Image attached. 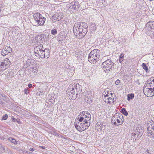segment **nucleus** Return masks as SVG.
Segmentation results:
<instances>
[{"label": "nucleus", "instance_id": "6e6552de", "mask_svg": "<svg viewBox=\"0 0 154 154\" xmlns=\"http://www.w3.org/2000/svg\"><path fill=\"white\" fill-rule=\"evenodd\" d=\"M154 29V21H149L148 22L146 25L144 29L146 32L150 31L152 29Z\"/></svg>", "mask_w": 154, "mask_h": 154}, {"label": "nucleus", "instance_id": "7ed1b4c3", "mask_svg": "<svg viewBox=\"0 0 154 154\" xmlns=\"http://www.w3.org/2000/svg\"><path fill=\"white\" fill-rule=\"evenodd\" d=\"M114 63L110 59H108L103 63L102 68L106 72H108L114 68Z\"/></svg>", "mask_w": 154, "mask_h": 154}, {"label": "nucleus", "instance_id": "f3484780", "mask_svg": "<svg viewBox=\"0 0 154 154\" xmlns=\"http://www.w3.org/2000/svg\"><path fill=\"white\" fill-rule=\"evenodd\" d=\"M75 85L72 82L69 85L68 88V92H71L72 91H75L76 89L75 88Z\"/></svg>", "mask_w": 154, "mask_h": 154}, {"label": "nucleus", "instance_id": "20e7f679", "mask_svg": "<svg viewBox=\"0 0 154 154\" xmlns=\"http://www.w3.org/2000/svg\"><path fill=\"white\" fill-rule=\"evenodd\" d=\"M34 19L36 22L37 24L40 26L44 25L46 20L45 18L39 13H36L34 14Z\"/></svg>", "mask_w": 154, "mask_h": 154}, {"label": "nucleus", "instance_id": "79ce46f5", "mask_svg": "<svg viewBox=\"0 0 154 154\" xmlns=\"http://www.w3.org/2000/svg\"><path fill=\"white\" fill-rule=\"evenodd\" d=\"M3 131L2 130H0V138H1L3 135Z\"/></svg>", "mask_w": 154, "mask_h": 154}, {"label": "nucleus", "instance_id": "9d476101", "mask_svg": "<svg viewBox=\"0 0 154 154\" xmlns=\"http://www.w3.org/2000/svg\"><path fill=\"white\" fill-rule=\"evenodd\" d=\"M143 133V131H141L140 132L138 131V130H137V132L135 131V132H134L132 134V136L135 138V140H138L140 138Z\"/></svg>", "mask_w": 154, "mask_h": 154}, {"label": "nucleus", "instance_id": "412c9836", "mask_svg": "<svg viewBox=\"0 0 154 154\" xmlns=\"http://www.w3.org/2000/svg\"><path fill=\"white\" fill-rule=\"evenodd\" d=\"M96 127H97L98 129L100 130H101L103 128V127H104L105 126V125H103L100 122H98L96 124Z\"/></svg>", "mask_w": 154, "mask_h": 154}, {"label": "nucleus", "instance_id": "de8ad7c7", "mask_svg": "<svg viewBox=\"0 0 154 154\" xmlns=\"http://www.w3.org/2000/svg\"><path fill=\"white\" fill-rule=\"evenodd\" d=\"M68 144H70V143H69V141H72V140H71L70 139H68Z\"/></svg>", "mask_w": 154, "mask_h": 154}, {"label": "nucleus", "instance_id": "39448f33", "mask_svg": "<svg viewBox=\"0 0 154 154\" xmlns=\"http://www.w3.org/2000/svg\"><path fill=\"white\" fill-rule=\"evenodd\" d=\"M9 63L10 61L8 58L5 59L0 62V72L6 69L8 64H9Z\"/></svg>", "mask_w": 154, "mask_h": 154}, {"label": "nucleus", "instance_id": "ea45409f", "mask_svg": "<svg viewBox=\"0 0 154 154\" xmlns=\"http://www.w3.org/2000/svg\"><path fill=\"white\" fill-rule=\"evenodd\" d=\"M120 80H119V79H117L115 82V84L116 85H118L119 84V83H120Z\"/></svg>", "mask_w": 154, "mask_h": 154}, {"label": "nucleus", "instance_id": "423d86ee", "mask_svg": "<svg viewBox=\"0 0 154 154\" xmlns=\"http://www.w3.org/2000/svg\"><path fill=\"white\" fill-rule=\"evenodd\" d=\"M143 92L148 97H151L154 95V87L144 88Z\"/></svg>", "mask_w": 154, "mask_h": 154}, {"label": "nucleus", "instance_id": "49530a36", "mask_svg": "<svg viewBox=\"0 0 154 154\" xmlns=\"http://www.w3.org/2000/svg\"><path fill=\"white\" fill-rule=\"evenodd\" d=\"M152 84H151V82L149 83V85L150 87H153V86L152 85Z\"/></svg>", "mask_w": 154, "mask_h": 154}, {"label": "nucleus", "instance_id": "393cba45", "mask_svg": "<svg viewBox=\"0 0 154 154\" xmlns=\"http://www.w3.org/2000/svg\"><path fill=\"white\" fill-rule=\"evenodd\" d=\"M134 94L131 93L128 94L127 96V100H130V99H132L134 97Z\"/></svg>", "mask_w": 154, "mask_h": 154}, {"label": "nucleus", "instance_id": "4468645a", "mask_svg": "<svg viewBox=\"0 0 154 154\" xmlns=\"http://www.w3.org/2000/svg\"><path fill=\"white\" fill-rule=\"evenodd\" d=\"M80 122H78L76 123V122H75V126L77 129L79 131H84V128L82 126H80Z\"/></svg>", "mask_w": 154, "mask_h": 154}, {"label": "nucleus", "instance_id": "a19ab883", "mask_svg": "<svg viewBox=\"0 0 154 154\" xmlns=\"http://www.w3.org/2000/svg\"><path fill=\"white\" fill-rule=\"evenodd\" d=\"M150 81H151V84H154V86L153 87H154V78H152L150 79Z\"/></svg>", "mask_w": 154, "mask_h": 154}, {"label": "nucleus", "instance_id": "9b49d317", "mask_svg": "<svg viewBox=\"0 0 154 154\" xmlns=\"http://www.w3.org/2000/svg\"><path fill=\"white\" fill-rule=\"evenodd\" d=\"M11 50L12 48H11L7 46L1 51V54L3 56L6 55L8 54V53H10Z\"/></svg>", "mask_w": 154, "mask_h": 154}, {"label": "nucleus", "instance_id": "3c124183", "mask_svg": "<svg viewBox=\"0 0 154 154\" xmlns=\"http://www.w3.org/2000/svg\"><path fill=\"white\" fill-rule=\"evenodd\" d=\"M42 148L43 149H45V147L44 146H42Z\"/></svg>", "mask_w": 154, "mask_h": 154}, {"label": "nucleus", "instance_id": "a211bd4d", "mask_svg": "<svg viewBox=\"0 0 154 154\" xmlns=\"http://www.w3.org/2000/svg\"><path fill=\"white\" fill-rule=\"evenodd\" d=\"M91 115L89 113H88L86 115L85 114V115L82 117H84V119L85 118L84 121L85 123H88V122L91 119Z\"/></svg>", "mask_w": 154, "mask_h": 154}, {"label": "nucleus", "instance_id": "aec40b11", "mask_svg": "<svg viewBox=\"0 0 154 154\" xmlns=\"http://www.w3.org/2000/svg\"><path fill=\"white\" fill-rule=\"evenodd\" d=\"M150 129H152V130H154V126H152L151 125V127L150 126L147 128L148 133L150 134L151 135H152V131L150 130Z\"/></svg>", "mask_w": 154, "mask_h": 154}, {"label": "nucleus", "instance_id": "ddd939ff", "mask_svg": "<svg viewBox=\"0 0 154 154\" xmlns=\"http://www.w3.org/2000/svg\"><path fill=\"white\" fill-rule=\"evenodd\" d=\"M44 50L45 49H42L41 51H39V53H37L35 54V55L37 57L42 58H45V53H44Z\"/></svg>", "mask_w": 154, "mask_h": 154}, {"label": "nucleus", "instance_id": "473e14b6", "mask_svg": "<svg viewBox=\"0 0 154 154\" xmlns=\"http://www.w3.org/2000/svg\"><path fill=\"white\" fill-rule=\"evenodd\" d=\"M89 113L87 112H86L85 111H83L82 112H81V113H80V116L83 117L85 115V114H87L88 113Z\"/></svg>", "mask_w": 154, "mask_h": 154}, {"label": "nucleus", "instance_id": "2f4dec72", "mask_svg": "<svg viewBox=\"0 0 154 154\" xmlns=\"http://www.w3.org/2000/svg\"><path fill=\"white\" fill-rule=\"evenodd\" d=\"M124 54H122L119 57V62H122L123 60Z\"/></svg>", "mask_w": 154, "mask_h": 154}, {"label": "nucleus", "instance_id": "cd10ccee", "mask_svg": "<svg viewBox=\"0 0 154 154\" xmlns=\"http://www.w3.org/2000/svg\"><path fill=\"white\" fill-rule=\"evenodd\" d=\"M49 50L48 49H45L44 50V53H45V57H47V58H48L49 57Z\"/></svg>", "mask_w": 154, "mask_h": 154}, {"label": "nucleus", "instance_id": "a878e982", "mask_svg": "<svg viewBox=\"0 0 154 154\" xmlns=\"http://www.w3.org/2000/svg\"><path fill=\"white\" fill-rule=\"evenodd\" d=\"M11 142L14 143L15 144H17V141H16L15 139L12 138L11 137H10L8 139Z\"/></svg>", "mask_w": 154, "mask_h": 154}, {"label": "nucleus", "instance_id": "1a4fd4ad", "mask_svg": "<svg viewBox=\"0 0 154 154\" xmlns=\"http://www.w3.org/2000/svg\"><path fill=\"white\" fill-rule=\"evenodd\" d=\"M62 17V13H59L55 14L52 17V21L54 22H55L56 21L60 20Z\"/></svg>", "mask_w": 154, "mask_h": 154}, {"label": "nucleus", "instance_id": "f03ea898", "mask_svg": "<svg viewBox=\"0 0 154 154\" xmlns=\"http://www.w3.org/2000/svg\"><path fill=\"white\" fill-rule=\"evenodd\" d=\"M100 51L99 50L94 49L89 53L88 61L91 63H94L99 61L100 56Z\"/></svg>", "mask_w": 154, "mask_h": 154}, {"label": "nucleus", "instance_id": "58836bf2", "mask_svg": "<svg viewBox=\"0 0 154 154\" xmlns=\"http://www.w3.org/2000/svg\"><path fill=\"white\" fill-rule=\"evenodd\" d=\"M86 124H87V123H85L84 122V121H83L82 122H80V126L81 125L83 127L84 125Z\"/></svg>", "mask_w": 154, "mask_h": 154}, {"label": "nucleus", "instance_id": "72a5a7b5", "mask_svg": "<svg viewBox=\"0 0 154 154\" xmlns=\"http://www.w3.org/2000/svg\"><path fill=\"white\" fill-rule=\"evenodd\" d=\"M8 117V115L7 114L4 115L2 117V120H6Z\"/></svg>", "mask_w": 154, "mask_h": 154}, {"label": "nucleus", "instance_id": "0eeeda50", "mask_svg": "<svg viewBox=\"0 0 154 154\" xmlns=\"http://www.w3.org/2000/svg\"><path fill=\"white\" fill-rule=\"evenodd\" d=\"M79 4L77 2H72L70 3L69 7L70 13L73 12L76 8H78L79 7Z\"/></svg>", "mask_w": 154, "mask_h": 154}, {"label": "nucleus", "instance_id": "7c9ffc66", "mask_svg": "<svg viewBox=\"0 0 154 154\" xmlns=\"http://www.w3.org/2000/svg\"><path fill=\"white\" fill-rule=\"evenodd\" d=\"M91 28L93 31H95L96 29V25L95 24L92 23L91 26Z\"/></svg>", "mask_w": 154, "mask_h": 154}, {"label": "nucleus", "instance_id": "09e8293b", "mask_svg": "<svg viewBox=\"0 0 154 154\" xmlns=\"http://www.w3.org/2000/svg\"><path fill=\"white\" fill-rule=\"evenodd\" d=\"M114 120V124L115 125H116V124H117V123H116V120Z\"/></svg>", "mask_w": 154, "mask_h": 154}, {"label": "nucleus", "instance_id": "603ef678", "mask_svg": "<svg viewBox=\"0 0 154 154\" xmlns=\"http://www.w3.org/2000/svg\"><path fill=\"white\" fill-rule=\"evenodd\" d=\"M1 5L0 4V12L1 11Z\"/></svg>", "mask_w": 154, "mask_h": 154}, {"label": "nucleus", "instance_id": "5fc2aeb1", "mask_svg": "<svg viewBox=\"0 0 154 154\" xmlns=\"http://www.w3.org/2000/svg\"><path fill=\"white\" fill-rule=\"evenodd\" d=\"M111 95H112V93H111Z\"/></svg>", "mask_w": 154, "mask_h": 154}, {"label": "nucleus", "instance_id": "4be33fe9", "mask_svg": "<svg viewBox=\"0 0 154 154\" xmlns=\"http://www.w3.org/2000/svg\"><path fill=\"white\" fill-rule=\"evenodd\" d=\"M71 144H69V145H68V150H69V151H71V152H70L71 154H72L73 153V150L74 149V146H71ZM69 150H68V151Z\"/></svg>", "mask_w": 154, "mask_h": 154}, {"label": "nucleus", "instance_id": "2eb2a0df", "mask_svg": "<svg viewBox=\"0 0 154 154\" xmlns=\"http://www.w3.org/2000/svg\"><path fill=\"white\" fill-rule=\"evenodd\" d=\"M72 34L71 36V37L69 38V41L70 42V45L69 46V47L73 48L74 46V38L75 37V34H74L73 32L72 33Z\"/></svg>", "mask_w": 154, "mask_h": 154}, {"label": "nucleus", "instance_id": "6ab92c4d", "mask_svg": "<svg viewBox=\"0 0 154 154\" xmlns=\"http://www.w3.org/2000/svg\"><path fill=\"white\" fill-rule=\"evenodd\" d=\"M43 46L42 45L40 44L39 45L36 47L35 48L34 53L36 54L37 53H39V51L42 50Z\"/></svg>", "mask_w": 154, "mask_h": 154}, {"label": "nucleus", "instance_id": "5701e85b", "mask_svg": "<svg viewBox=\"0 0 154 154\" xmlns=\"http://www.w3.org/2000/svg\"><path fill=\"white\" fill-rule=\"evenodd\" d=\"M104 97H103V100H104L105 102L107 103V102H109V95H108V94H104Z\"/></svg>", "mask_w": 154, "mask_h": 154}, {"label": "nucleus", "instance_id": "6e6d98bb", "mask_svg": "<svg viewBox=\"0 0 154 154\" xmlns=\"http://www.w3.org/2000/svg\"><path fill=\"white\" fill-rule=\"evenodd\" d=\"M152 129H150V130H152Z\"/></svg>", "mask_w": 154, "mask_h": 154}, {"label": "nucleus", "instance_id": "b1692460", "mask_svg": "<svg viewBox=\"0 0 154 154\" xmlns=\"http://www.w3.org/2000/svg\"><path fill=\"white\" fill-rule=\"evenodd\" d=\"M142 66L143 68L147 72H149V71L148 68L146 65L144 63H143Z\"/></svg>", "mask_w": 154, "mask_h": 154}, {"label": "nucleus", "instance_id": "8fccbe9b", "mask_svg": "<svg viewBox=\"0 0 154 154\" xmlns=\"http://www.w3.org/2000/svg\"><path fill=\"white\" fill-rule=\"evenodd\" d=\"M146 154H150L149 152L148 151V150H147V151H146Z\"/></svg>", "mask_w": 154, "mask_h": 154}, {"label": "nucleus", "instance_id": "a18cd8bd", "mask_svg": "<svg viewBox=\"0 0 154 154\" xmlns=\"http://www.w3.org/2000/svg\"><path fill=\"white\" fill-rule=\"evenodd\" d=\"M29 150L31 151H33L34 150V149L33 148H30L29 149Z\"/></svg>", "mask_w": 154, "mask_h": 154}, {"label": "nucleus", "instance_id": "bb28decb", "mask_svg": "<svg viewBox=\"0 0 154 154\" xmlns=\"http://www.w3.org/2000/svg\"><path fill=\"white\" fill-rule=\"evenodd\" d=\"M68 71H69V72H70V73H71L70 75H72V74L74 72V67L69 66H68Z\"/></svg>", "mask_w": 154, "mask_h": 154}, {"label": "nucleus", "instance_id": "4c0bfd02", "mask_svg": "<svg viewBox=\"0 0 154 154\" xmlns=\"http://www.w3.org/2000/svg\"><path fill=\"white\" fill-rule=\"evenodd\" d=\"M29 90L28 88H27L25 89L24 90V93L25 94H27L29 93Z\"/></svg>", "mask_w": 154, "mask_h": 154}, {"label": "nucleus", "instance_id": "f8f14e48", "mask_svg": "<svg viewBox=\"0 0 154 154\" xmlns=\"http://www.w3.org/2000/svg\"><path fill=\"white\" fill-rule=\"evenodd\" d=\"M118 115H117V114H116V115L115 116H116L115 117V119L114 120L116 121L118 123H120L121 122V121L122 122V124L123 123L124 120L123 117L121 114H118Z\"/></svg>", "mask_w": 154, "mask_h": 154}, {"label": "nucleus", "instance_id": "f257e3e1", "mask_svg": "<svg viewBox=\"0 0 154 154\" xmlns=\"http://www.w3.org/2000/svg\"><path fill=\"white\" fill-rule=\"evenodd\" d=\"M88 30L87 23L82 22H77L75 24L73 31L76 37L78 38L81 39L86 35Z\"/></svg>", "mask_w": 154, "mask_h": 154}, {"label": "nucleus", "instance_id": "c03bdc74", "mask_svg": "<svg viewBox=\"0 0 154 154\" xmlns=\"http://www.w3.org/2000/svg\"><path fill=\"white\" fill-rule=\"evenodd\" d=\"M9 75H11L12 77L13 76V75H12V74H13V73L12 72H10L9 73H8Z\"/></svg>", "mask_w": 154, "mask_h": 154}, {"label": "nucleus", "instance_id": "dca6fc26", "mask_svg": "<svg viewBox=\"0 0 154 154\" xmlns=\"http://www.w3.org/2000/svg\"><path fill=\"white\" fill-rule=\"evenodd\" d=\"M68 93H69L68 94V95H69V96H68V97H69V99L70 100L72 99L74 100L75 98L76 94L75 91H72L71 92H68Z\"/></svg>", "mask_w": 154, "mask_h": 154}, {"label": "nucleus", "instance_id": "e433bc0d", "mask_svg": "<svg viewBox=\"0 0 154 154\" xmlns=\"http://www.w3.org/2000/svg\"><path fill=\"white\" fill-rule=\"evenodd\" d=\"M87 124V125H84V126L83 127V128H84V131L85 130H86V129H87L88 128V127L90 125V124H89V125H88Z\"/></svg>", "mask_w": 154, "mask_h": 154}, {"label": "nucleus", "instance_id": "c9c22d12", "mask_svg": "<svg viewBox=\"0 0 154 154\" xmlns=\"http://www.w3.org/2000/svg\"><path fill=\"white\" fill-rule=\"evenodd\" d=\"M109 102H107V103H109L110 104L111 103H112L114 102V101H113V99H112V98L111 97L109 98Z\"/></svg>", "mask_w": 154, "mask_h": 154}, {"label": "nucleus", "instance_id": "37998d69", "mask_svg": "<svg viewBox=\"0 0 154 154\" xmlns=\"http://www.w3.org/2000/svg\"><path fill=\"white\" fill-rule=\"evenodd\" d=\"M28 87L29 88H31L32 87V85L31 84H29L28 85Z\"/></svg>", "mask_w": 154, "mask_h": 154}, {"label": "nucleus", "instance_id": "f704fd0d", "mask_svg": "<svg viewBox=\"0 0 154 154\" xmlns=\"http://www.w3.org/2000/svg\"><path fill=\"white\" fill-rule=\"evenodd\" d=\"M57 33V30H55L54 29H53L51 31V33L53 35H55Z\"/></svg>", "mask_w": 154, "mask_h": 154}, {"label": "nucleus", "instance_id": "c756f323", "mask_svg": "<svg viewBox=\"0 0 154 154\" xmlns=\"http://www.w3.org/2000/svg\"><path fill=\"white\" fill-rule=\"evenodd\" d=\"M84 119V117H82L81 116H80V115H79L77 117V120L80 122H82V121H83V120Z\"/></svg>", "mask_w": 154, "mask_h": 154}, {"label": "nucleus", "instance_id": "864d4df0", "mask_svg": "<svg viewBox=\"0 0 154 154\" xmlns=\"http://www.w3.org/2000/svg\"><path fill=\"white\" fill-rule=\"evenodd\" d=\"M121 125V124H119V125H117V126H118V125Z\"/></svg>", "mask_w": 154, "mask_h": 154}, {"label": "nucleus", "instance_id": "c85d7f7f", "mask_svg": "<svg viewBox=\"0 0 154 154\" xmlns=\"http://www.w3.org/2000/svg\"><path fill=\"white\" fill-rule=\"evenodd\" d=\"M121 112L125 116H127L128 115V113L126 110L124 108H123L121 109Z\"/></svg>", "mask_w": 154, "mask_h": 154}]
</instances>
